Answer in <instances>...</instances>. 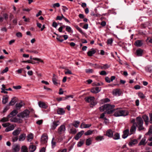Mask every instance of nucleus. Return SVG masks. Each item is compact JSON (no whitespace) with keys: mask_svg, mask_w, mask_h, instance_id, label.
<instances>
[{"mask_svg":"<svg viewBox=\"0 0 152 152\" xmlns=\"http://www.w3.org/2000/svg\"><path fill=\"white\" fill-rule=\"evenodd\" d=\"M114 113L113 114L115 117L126 116L129 114V112L125 110H123L120 108L114 109Z\"/></svg>","mask_w":152,"mask_h":152,"instance_id":"f257e3e1","label":"nucleus"},{"mask_svg":"<svg viewBox=\"0 0 152 152\" xmlns=\"http://www.w3.org/2000/svg\"><path fill=\"white\" fill-rule=\"evenodd\" d=\"M115 107L114 105H111L110 104H106L100 107L99 108L100 111H103L106 110L105 112L111 111V114L114 112L113 108Z\"/></svg>","mask_w":152,"mask_h":152,"instance_id":"f03ea898","label":"nucleus"},{"mask_svg":"<svg viewBox=\"0 0 152 152\" xmlns=\"http://www.w3.org/2000/svg\"><path fill=\"white\" fill-rule=\"evenodd\" d=\"M135 125L137 126L139 131L142 130L144 129L143 126V121L142 118L140 117H138L136 118Z\"/></svg>","mask_w":152,"mask_h":152,"instance_id":"7ed1b4c3","label":"nucleus"},{"mask_svg":"<svg viewBox=\"0 0 152 152\" xmlns=\"http://www.w3.org/2000/svg\"><path fill=\"white\" fill-rule=\"evenodd\" d=\"M85 100L86 102L90 103V107H93L96 105L97 103L95 101V98L93 96L87 97L85 98Z\"/></svg>","mask_w":152,"mask_h":152,"instance_id":"20e7f679","label":"nucleus"},{"mask_svg":"<svg viewBox=\"0 0 152 152\" xmlns=\"http://www.w3.org/2000/svg\"><path fill=\"white\" fill-rule=\"evenodd\" d=\"M29 114V111L27 110H26L23 112L18 114L17 115V116L19 117L23 118L25 117H27L28 116Z\"/></svg>","mask_w":152,"mask_h":152,"instance_id":"39448f33","label":"nucleus"},{"mask_svg":"<svg viewBox=\"0 0 152 152\" xmlns=\"http://www.w3.org/2000/svg\"><path fill=\"white\" fill-rule=\"evenodd\" d=\"M65 126L64 125H62L58 128V132L60 134H61L65 132Z\"/></svg>","mask_w":152,"mask_h":152,"instance_id":"423d86ee","label":"nucleus"},{"mask_svg":"<svg viewBox=\"0 0 152 152\" xmlns=\"http://www.w3.org/2000/svg\"><path fill=\"white\" fill-rule=\"evenodd\" d=\"M48 137L47 134H43L41 137V141L42 144H45L47 142Z\"/></svg>","mask_w":152,"mask_h":152,"instance_id":"0eeeda50","label":"nucleus"},{"mask_svg":"<svg viewBox=\"0 0 152 152\" xmlns=\"http://www.w3.org/2000/svg\"><path fill=\"white\" fill-rule=\"evenodd\" d=\"M60 122L59 121H55L53 122L51 126V129L54 130L56 127L59 125Z\"/></svg>","mask_w":152,"mask_h":152,"instance_id":"6e6552de","label":"nucleus"},{"mask_svg":"<svg viewBox=\"0 0 152 152\" xmlns=\"http://www.w3.org/2000/svg\"><path fill=\"white\" fill-rule=\"evenodd\" d=\"M130 132L129 129H127L123 132V134L122 135V137L123 139H125L129 135Z\"/></svg>","mask_w":152,"mask_h":152,"instance_id":"1a4fd4ad","label":"nucleus"},{"mask_svg":"<svg viewBox=\"0 0 152 152\" xmlns=\"http://www.w3.org/2000/svg\"><path fill=\"white\" fill-rule=\"evenodd\" d=\"M101 90V88L99 87H96L94 88L91 89V92L96 94L99 92Z\"/></svg>","mask_w":152,"mask_h":152,"instance_id":"9d476101","label":"nucleus"},{"mask_svg":"<svg viewBox=\"0 0 152 152\" xmlns=\"http://www.w3.org/2000/svg\"><path fill=\"white\" fill-rule=\"evenodd\" d=\"M84 133V132L83 130L79 132L77 134L74 138L75 140H78L81 137L82 135Z\"/></svg>","mask_w":152,"mask_h":152,"instance_id":"9b49d317","label":"nucleus"},{"mask_svg":"<svg viewBox=\"0 0 152 152\" xmlns=\"http://www.w3.org/2000/svg\"><path fill=\"white\" fill-rule=\"evenodd\" d=\"M142 118L145 122L146 126H148L149 122L148 117L146 115H144L142 116Z\"/></svg>","mask_w":152,"mask_h":152,"instance_id":"f8f14e48","label":"nucleus"},{"mask_svg":"<svg viewBox=\"0 0 152 152\" xmlns=\"http://www.w3.org/2000/svg\"><path fill=\"white\" fill-rule=\"evenodd\" d=\"M136 129L135 125H133L131 127L130 130L129 135H131L135 133Z\"/></svg>","mask_w":152,"mask_h":152,"instance_id":"ddd939ff","label":"nucleus"},{"mask_svg":"<svg viewBox=\"0 0 152 152\" xmlns=\"http://www.w3.org/2000/svg\"><path fill=\"white\" fill-rule=\"evenodd\" d=\"M107 136L110 137H112L113 136V132L110 129L107 130L106 132Z\"/></svg>","mask_w":152,"mask_h":152,"instance_id":"4468645a","label":"nucleus"},{"mask_svg":"<svg viewBox=\"0 0 152 152\" xmlns=\"http://www.w3.org/2000/svg\"><path fill=\"white\" fill-rule=\"evenodd\" d=\"M38 105L40 107L45 109H46L48 107V106L44 102L40 101L38 103Z\"/></svg>","mask_w":152,"mask_h":152,"instance_id":"2eb2a0df","label":"nucleus"},{"mask_svg":"<svg viewBox=\"0 0 152 152\" xmlns=\"http://www.w3.org/2000/svg\"><path fill=\"white\" fill-rule=\"evenodd\" d=\"M143 44V41L141 40H137L135 41L134 45L137 47H140Z\"/></svg>","mask_w":152,"mask_h":152,"instance_id":"dca6fc26","label":"nucleus"},{"mask_svg":"<svg viewBox=\"0 0 152 152\" xmlns=\"http://www.w3.org/2000/svg\"><path fill=\"white\" fill-rule=\"evenodd\" d=\"M18 113V111L16 110H14L12 111L8 115V117L10 118L12 117Z\"/></svg>","mask_w":152,"mask_h":152,"instance_id":"f3484780","label":"nucleus"},{"mask_svg":"<svg viewBox=\"0 0 152 152\" xmlns=\"http://www.w3.org/2000/svg\"><path fill=\"white\" fill-rule=\"evenodd\" d=\"M91 126V124H86L83 123H82L80 126V127L81 128H88Z\"/></svg>","mask_w":152,"mask_h":152,"instance_id":"a211bd4d","label":"nucleus"},{"mask_svg":"<svg viewBox=\"0 0 152 152\" xmlns=\"http://www.w3.org/2000/svg\"><path fill=\"white\" fill-rule=\"evenodd\" d=\"M13 152H18L20 150V146L18 145H14L12 147Z\"/></svg>","mask_w":152,"mask_h":152,"instance_id":"6ab92c4d","label":"nucleus"},{"mask_svg":"<svg viewBox=\"0 0 152 152\" xmlns=\"http://www.w3.org/2000/svg\"><path fill=\"white\" fill-rule=\"evenodd\" d=\"M9 98V96L7 95L3 96L2 102L3 104H6Z\"/></svg>","mask_w":152,"mask_h":152,"instance_id":"aec40b11","label":"nucleus"},{"mask_svg":"<svg viewBox=\"0 0 152 152\" xmlns=\"http://www.w3.org/2000/svg\"><path fill=\"white\" fill-rule=\"evenodd\" d=\"M96 52V51L94 49H92L91 50L88 51L87 52V54L89 56H91L94 54Z\"/></svg>","mask_w":152,"mask_h":152,"instance_id":"412c9836","label":"nucleus"},{"mask_svg":"<svg viewBox=\"0 0 152 152\" xmlns=\"http://www.w3.org/2000/svg\"><path fill=\"white\" fill-rule=\"evenodd\" d=\"M80 121H74L72 123L69 125L70 126L71 125L74 126L76 128H77L80 124Z\"/></svg>","mask_w":152,"mask_h":152,"instance_id":"4be33fe9","label":"nucleus"},{"mask_svg":"<svg viewBox=\"0 0 152 152\" xmlns=\"http://www.w3.org/2000/svg\"><path fill=\"white\" fill-rule=\"evenodd\" d=\"M21 132V129L20 128H18L16 130H14L12 132V134L14 136L18 135Z\"/></svg>","mask_w":152,"mask_h":152,"instance_id":"5701e85b","label":"nucleus"},{"mask_svg":"<svg viewBox=\"0 0 152 152\" xmlns=\"http://www.w3.org/2000/svg\"><path fill=\"white\" fill-rule=\"evenodd\" d=\"M26 137V134H20L18 139L19 141H20L24 140Z\"/></svg>","mask_w":152,"mask_h":152,"instance_id":"b1692460","label":"nucleus"},{"mask_svg":"<svg viewBox=\"0 0 152 152\" xmlns=\"http://www.w3.org/2000/svg\"><path fill=\"white\" fill-rule=\"evenodd\" d=\"M52 81L53 84L55 85H57L58 83L57 82V77L54 74L53 75V76L52 78Z\"/></svg>","mask_w":152,"mask_h":152,"instance_id":"393cba45","label":"nucleus"},{"mask_svg":"<svg viewBox=\"0 0 152 152\" xmlns=\"http://www.w3.org/2000/svg\"><path fill=\"white\" fill-rule=\"evenodd\" d=\"M36 147L33 145H30L29 148V150L30 152H33L36 149Z\"/></svg>","mask_w":152,"mask_h":152,"instance_id":"a878e982","label":"nucleus"},{"mask_svg":"<svg viewBox=\"0 0 152 152\" xmlns=\"http://www.w3.org/2000/svg\"><path fill=\"white\" fill-rule=\"evenodd\" d=\"M14 129V126L13 125H11L9 126L5 129V131L6 132H8Z\"/></svg>","mask_w":152,"mask_h":152,"instance_id":"bb28decb","label":"nucleus"},{"mask_svg":"<svg viewBox=\"0 0 152 152\" xmlns=\"http://www.w3.org/2000/svg\"><path fill=\"white\" fill-rule=\"evenodd\" d=\"M65 112V110L62 108H58L57 110L58 114L59 115H63Z\"/></svg>","mask_w":152,"mask_h":152,"instance_id":"cd10ccee","label":"nucleus"},{"mask_svg":"<svg viewBox=\"0 0 152 152\" xmlns=\"http://www.w3.org/2000/svg\"><path fill=\"white\" fill-rule=\"evenodd\" d=\"M16 102L15 97L12 98L10 102H9L8 105L9 106L13 105Z\"/></svg>","mask_w":152,"mask_h":152,"instance_id":"c85d7f7f","label":"nucleus"},{"mask_svg":"<svg viewBox=\"0 0 152 152\" xmlns=\"http://www.w3.org/2000/svg\"><path fill=\"white\" fill-rule=\"evenodd\" d=\"M146 139L145 137H144L142 139L140 143H139V145H145L146 142H145Z\"/></svg>","mask_w":152,"mask_h":152,"instance_id":"c756f323","label":"nucleus"},{"mask_svg":"<svg viewBox=\"0 0 152 152\" xmlns=\"http://www.w3.org/2000/svg\"><path fill=\"white\" fill-rule=\"evenodd\" d=\"M110 67V66L107 64H103L102 66H99V68L102 69H106Z\"/></svg>","mask_w":152,"mask_h":152,"instance_id":"7c9ffc66","label":"nucleus"},{"mask_svg":"<svg viewBox=\"0 0 152 152\" xmlns=\"http://www.w3.org/2000/svg\"><path fill=\"white\" fill-rule=\"evenodd\" d=\"M137 143V141L136 139H134L130 142L129 143V145L130 146H132L136 144Z\"/></svg>","mask_w":152,"mask_h":152,"instance_id":"2f4dec72","label":"nucleus"},{"mask_svg":"<svg viewBox=\"0 0 152 152\" xmlns=\"http://www.w3.org/2000/svg\"><path fill=\"white\" fill-rule=\"evenodd\" d=\"M113 95L115 96L117 95L120 96V95L119 91L118 89H115L114 90L113 92Z\"/></svg>","mask_w":152,"mask_h":152,"instance_id":"473e14b6","label":"nucleus"},{"mask_svg":"<svg viewBox=\"0 0 152 152\" xmlns=\"http://www.w3.org/2000/svg\"><path fill=\"white\" fill-rule=\"evenodd\" d=\"M30 58L31 59H33L34 60L37 61L39 62H41L44 63L43 61L41 59L37 58H32V56H30Z\"/></svg>","mask_w":152,"mask_h":152,"instance_id":"72a5a7b5","label":"nucleus"},{"mask_svg":"<svg viewBox=\"0 0 152 152\" xmlns=\"http://www.w3.org/2000/svg\"><path fill=\"white\" fill-rule=\"evenodd\" d=\"M143 53V50L141 49L137 50L136 51L137 55L138 56H142Z\"/></svg>","mask_w":152,"mask_h":152,"instance_id":"f704fd0d","label":"nucleus"},{"mask_svg":"<svg viewBox=\"0 0 152 152\" xmlns=\"http://www.w3.org/2000/svg\"><path fill=\"white\" fill-rule=\"evenodd\" d=\"M84 140L80 139V141H79L77 143V146L78 147H80L84 143Z\"/></svg>","mask_w":152,"mask_h":152,"instance_id":"c9c22d12","label":"nucleus"},{"mask_svg":"<svg viewBox=\"0 0 152 152\" xmlns=\"http://www.w3.org/2000/svg\"><path fill=\"white\" fill-rule=\"evenodd\" d=\"M111 114V111H108V112H105L104 113H102L100 115V118H103L105 114Z\"/></svg>","mask_w":152,"mask_h":152,"instance_id":"e433bc0d","label":"nucleus"},{"mask_svg":"<svg viewBox=\"0 0 152 152\" xmlns=\"http://www.w3.org/2000/svg\"><path fill=\"white\" fill-rule=\"evenodd\" d=\"M27 140L28 141H31L33 138V136L32 134H30L28 135L27 136Z\"/></svg>","mask_w":152,"mask_h":152,"instance_id":"4c0bfd02","label":"nucleus"},{"mask_svg":"<svg viewBox=\"0 0 152 152\" xmlns=\"http://www.w3.org/2000/svg\"><path fill=\"white\" fill-rule=\"evenodd\" d=\"M113 138L114 140H118L120 139V135L118 133H115L114 135Z\"/></svg>","mask_w":152,"mask_h":152,"instance_id":"58836bf2","label":"nucleus"},{"mask_svg":"<svg viewBox=\"0 0 152 152\" xmlns=\"http://www.w3.org/2000/svg\"><path fill=\"white\" fill-rule=\"evenodd\" d=\"M152 134V125L150 126L149 130L148 132L146 133V135H150Z\"/></svg>","mask_w":152,"mask_h":152,"instance_id":"ea45409f","label":"nucleus"},{"mask_svg":"<svg viewBox=\"0 0 152 152\" xmlns=\"http://www.w3.org/2000/svg\"><path fill=\"white\" fill-rule=\"evenodd\" d=\"M21 151L22 152H28V149L25 146H23L21 148Z\"/></svg>","mask_w":152,"mask_h":152,"instance_id":"a19ab883","label":"nucleus"},{"mask_svg":"<svg viewBox=\"0 0 152 152\" xmlns=\"http://www.w3.org/2000/svg\"><path fill=\"white\" fill-rule=\"evenodd\" d=\"M23 106V104L22 102L17 103L16 104V107L17 108H20Z\"/></svg>","mask_w":152,"mask_h":152,"instance_id":"79ce46f5","label":"nucleus"},{"mask_svg":"<svg viewBox=\"0 0 152 152\" xmlns=\"http://www.w3.org/2000/svg\"><path fill=\"white\" fill-rule=\"evenodd\" d=\"M91 140L90 138H89L86 139V145L89 146L91 144Z\"/></svg>","mask_w":152,"mask_h":152,"instance_id":"37998d69","label":"nucleus"},{"mask_svg":"<svg viewBox=\"0 0 152 152\" xmlns=\"http://www.w3.org/2000/svg\"><path fill=\"white\" fill-rule=\"evenodd\" d=\"M145 70L147 72H152V68L150 66H147L145 68Z\"/></svg>","mask_w":152,"mask_h":152,"instance_id":"c03bdc74","label":"nucleus"},{"mask_svg":"<svg viewBox=\"0 0 152 152\" xmlns=\"http://www.w3.org/2000/svg\"><path fill=\"white\" fill-rule=\"evenodd\" d=\"M138 96L140 98L142 99H144L145 97V95L141 92L138 93Z\"/></svg>","mask_w":152,"mask_h":152,"instance_id":"a18cd8bd","label":"nucleus"},{"mask_svg":"<svg viewBox=\"0 0 152 152\" xmlns=\"http://www.w3.org/2000/svg\"><path fill=\"white\" fill-rule=\"evenodd\" d=\"M104 139V137L103 136H97L96 138V140L98 141H101Z\"/></svg>","mask_w":152,"mask_h":152,"instance_id":"49530a36","label":"nucleus"},{"mask_svg":"<svg viewBox=\"0 0 152 152\" xmlns=\"http://www.w3.org/2000/svg\"><path fill=\"white\" fill-rule=\"evenodd\" d=\"M10 117H8V116L7 117H4L1 119L0 121L1 122H4L6 121H9V118Z\"/></svg>","mask_w":152,"mask_h":152,"instance_id":"de8ad7c7","label":"nucleus"},{"mask_svg":"<svg viewBox=\"0 0 152 152\" xmlns=\"http://www.w3.org/2000/svg\"><path fill=\"white\" fill-rule=\"evenodd\" d=\"M94 131L91 130H88L84 134L85 135H88L91 134H92Z\"/></svg>","mask_w":152,"mask_h":152,"instance_id":"09e8293b","label":"nucleus"},{"mask_svg":"<svg viewBox=\"0 0 152 152\" xmlns=\"http://www.w3.org/2000/svg\"><path fill=\"white\" fill-rule=\"evenodd\" d=\"M70 132L72 134H75L77 132V130L75 128L72 127L70 129Z\"/></svg>","mask_w":152,"mask_h":152,"instance_id":"8fccbe9b","label":"nucleus"},{"mask_svg":"<svg viewBox=\"0 0 152 152\" xmlns=\"http://www.w3.org/2000/svg\"><path fill=\"white\" fill-rule=\"evenodd\" d=\"M65 70H66V71H65V73L66 75H72V72L68 69H65Z\"/></svg>","mask_w":152,"mask_h":152,"instance_id":"3c124183","label":"nucleus"},{"mask_svg":"<svg viewBox=\"0 0 152 152\" xmlns=\"http://www.w3.org/2000/svg\"><path fill=\"white\" fill-rule=\"evenodd\" d=\"M69 97H71L72 98H73V96L72 95H69V96H67L66 97H63L62 98V100H65L66 99H67Z\"/></svg>","mask_w":152,"mask_h":152,"instance_id":"603ef678","label":"nucleus"},{"mask_svg":"<svg viewBox=\"0 0 152 152\" xmlns=\"http://www.w3.org/2000/svg\"><path fill=\"white\" fill-rule=\"evenodd\" d=\"M76 29L82 34H84L85 33L83 31L82 29L78 26H77Z\"/></svg>","mask_w":152,"mask_h":152,"instance_id":"864d4df0","label":"nucleus"},{"mask_svg":"<svg viewBox=\"0 0 152 152\" xmlns=\"http://www.w3.org/2000/svg\"><path fill=\"white\" fill-rule=\"evenodd\" d=\"M66 30L69 33H70L72 31L71 28L68 26H66Z\"/></svg>","mask_w":152,"mask_h":152,"instance_id":"5fc2aeb1","label":"nucleus"},{"mask_svg":"<svg viewBox=\"0 0 152 152\" xmlns=\"http://www.w3.org/2000/svg\"><path fill=\"white\" fill-rule=\"evenodd\" d=\"M56 39L58 41L61 42H62L64 40L62 38V36H59V37H57Z\"/></svg>","mask_w":152,"mask_h":152,"instance_id":"6e6d98bb","label":"nucleus"},{"mask_svg":"<svg viewBox=\"0 0 152 152\" xmlns=\"http://www.w3.org/2000/svg\"><path fill=\"white\" fill-rule=\"evenodd\" d=\"M66 26H65L64 25H62V26H61L59 28H58V31L60 32H61L62 31V30L65 27H66Z\"/></svg>","mask_w":152,"mask_h":152,"instance_id":"4d7b16f0","label":"nucleus"},{"mask_svg":"<svg viewBox=\"0 0 152 152\" xmlns=\"http://www.w3.org/2000/svg\"><path fill=\"white\" fill-rule=\"evenodd\" d=\"M9 105H7L4 108V110H3V113L6 112L9 108L10 107H9Z\"/></svg>","mask_w":152,"mask_h":152,"instance_id":"13d9d810","label":"nucleus"},{"mask_svg":"<svg viewBox=\"0 0 152 152\" xmlns=\"http://www.w3.org/2000/svg\"><path fill=\"white\" fill-rule=\"evenodd\" d=\"M102 101L104 103H106L110 102V99L108 98H106L102 100Z\"/></svg>","mask_w":152,"mask_h":152,"instance_id":"bf43d9fd","label":"nucleus"},{"mask_svg":"<svg viewBox=\"0 0 152 152\" xmlns=\"http://www.w3.org/2000/svg\"><path fill=\"white\" fill-rule=\"evenodd\" d=\"M113 42V40L112 39V38L109 39L107 40V44L111 45L112 43Z\"/></svg>","mask_w":152,"mask_h":152,"instance_id":"052dcab7","label":"nucleus"},{"mask_svg":"<svg viewBox=\"0 0 152 152\" xmlns=\"http://www.w3.org/2000/svg\"><path fill=\"white\" fill-rule=\"evenodd\" d=\"M10 125V123H4L2 124V126L4 127H8Z\"/></svg>","mask_w":152,"mask_h":152,"instance_id":"680f3d73","label":"nucleus"},{"mask_svg":"<svg viewBox=\"0 0 152 152\" xmlns=\"http://www.w3.org/2000/svg\"><path fill=\"white\" fill-rule=\"evenodd\" d=\"M13 88L15 89H19L21 88V86L20 85L16 86H13Z\"/></svg>","mask_w":152,"mask_h":152,"instance_id":"e2e57ef3","label":"nucleus"},{"mask_svg":"<svg viewBox=\"0 0 152 152\" xmlns=\"http://www.w3.org/2000/svg\"><path fill=\"white\" fill-rule=\"evenodd\" d=\"M16 35L18 37H21L22 36L21 33L20 32L17 33Z\"/></svg>","mask_w":152,"mask_h":152,"instance_id":"0e129e2a","label":"nucleus"},{"mask_svg":"<svg viewBox=\"0 0 152 152\" xmlns=\"http://www.w3.org/2000/svg\"><path fill=\"white\" fill-rule=\"evenodd\" d=\"M100 74L101 75H107V73L105 71L103 70L101 71L100 73Z\"/></svg>","mask_w":152,"mask_h":152,"instance_id":"69168bd1","label":"nucleus"},{"mask_svg":"<svg viewBox=\"0 0 152 152\" xmlns=\"http://www.w3.org/2000/svg\"><path fill=\"white\" fill-rule=\"evenodd\" d=\"M148 140L150 141H151V142L149 143H148V145L150 146H152V136L151 137H149Z\"/></svg>","mask_w":152,"mask_h":152,"instance_id":"338daca9","label":"nucleus"},{"mask_svg":"<svg viewBox=\"0 0 152 152\" xmlns=\"http://www.w3.org/2000/svg\"><path fill=\"white\" fill-rule=\"evenodd\" d=\"M105 80L108 83H110L111 82L110 78L108 77H105Z\"/></svg>","mask_w":152,"mask_h":152,"instance_id":"774afa93","label":"nucleus"}]
</instances>
